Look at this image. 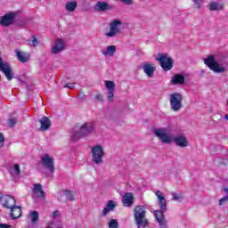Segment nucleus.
Instances as JSON below:
<instances>
[{"instance_id": "nucleus-1", "label": "nucleus", "mask_w": 228, "mask_h": 228, "mask_svg": "<svg viewBox=\"0 0 228 228\" xmlns=\"http://www.w3.org/2000/svg\"><path fill=\"white\" fill-rule=\"evenodd\" d=\"M134 218L137 228L150 227L149 219H147V208H145V206L138 205L134 208Z\"/></svg>"}, {"instance_id": "nucleus-2", "label": "nucleus", "mask_w": 228, "mask_h": 228, "mask_svg": "<svg viewBox=\"0 0 228 228\" xmlns=\"http://www.w3.org/2000/svg\"><path fill=\"white\" fill-rule=\"evenodd\" d=\"M204 64L216 74H224V72L227 71V68L216 61L215 55H208V58L204 59Z\"/></svg>"}, {"instance_id": "nucleus-3", "label": "nucleus", "mask_w": 228, "mask_h": 228, "mask_svg": "<svg viewBox=\"0 0 228 228\" xmlns=\"http://www.w3.org/2000/svg\"><path fill=\"white\" fill-rule=\"evenodd\" d=\"M92 152V161L94 163V165H101V163H103V159L106 156L104 153V148H102V145H94L92 147L91 150Z\"/></svg>"}, {"instance_id": "nucleus-4", "label": "nucleus", "mask_w": 228, "mask_h": 228, "mask_svg": "<svg viewBox=\"0 0 228 228\" xmlns=\"http://www.w3.org/2000/svg\"><path fill=\"white\" fill-rule=\"evenodd\" d=\"M94 131V125L92 123H85L79 128L78 132H76L72 134L71 139L73 142L76 140H79V138H85V136H88Z\"/></svg>"}, {"instance_id": "nucleus-5", "label": "nucleus", "mask_w": 228, "mask_h": 228, "mask_svg": "<svg viewBox=\"0 0 228 228\" xmlns=\"http://www.w3.org/2000/svg\"><path fill=\"white\" fill-rule=\"evenodd\" d=\"M157 61H159L160 67L166 72H168V70H172V68L174 67V60L168 57V54H159V57L157 58Z\"/></svg>"}, {"instance_id": "nucleus-6", "label": "nucleus", "mask_w": 228, "mask_h": 228, "mask_svg": "<svg viewBox=\"0 0 228 228\" xmlns=\"http://www.w3.org/2000/svg\"><path fill=\"white\" fill-rule=\"evenodd\" d=\"M169 102L173 111H179L183 108V94L179 93L170 94Z\"/></svg>"}, {"instance_id": "nucleus-7", "label": "nucleus", "mask_w": 228, "mask_h": 228, "mask_svg": "<svg viewBox=\"0 0 228 228\" xmlns=\"http://www.w3.org/2000/svg\"><path fill=\"white\" fill-rule=\"evenodd\" d=\"M119 26H122V21L120 20H113L112 22L110 23V30L105 34L106 37L111 38L118 35V33H120Z\"/></svg>"}, {"instance_id": "nucleus-8", "label": "nucleus", "mask_w": 228, "mask_h": 228, "mask_svg": "<svg viewBox=\"0 0 228 228\" xmlns=\"http://www.w3.org/2000/svg\"><path fill=\"white\" fill-rule=\"evenodd\" d=\"M0 70L3 72L8 81L13 79V70L8 62H3V59L0 57Z\"/></svg>"}, {"instance_id": "nucleus-9", "label": "nucleus", "mask_w": 228, "mask_h": 228, "mask_svg": "<svg viewBox=\"0 0 228 228\" xmlns=\"http://www.w3.org/2000/svg\"><path fill=\"white\" fill-rule=\"evenodd\" d=\"M154 134L160 140L162 143H171L172 138L167 134V129L157 128L154 130Z\"/></svg>"}, {"instance_id": "nucleus-10", "label": "nucleus", "mask_w": 228, "mask_h": 228, "mask_svg": "<svg viewBox=\"0 0 228 228\" xmlns=\"http://www.w3.org/2000/svg\"><path fill=\"white\" fill-rule=\"evenodd\" d=\"M15 17H17V13L15 12H9L0 18V25L4 26V28H8V26H12L13 21L15 20Z\"/></svg>"}, {"instance_id": "nucleus-11", "label": "nucleus", "mask_w": 228, "mask_h": 228, "mask_svg": "<svg viewBox=\"0 0 228 228\" xmlns=\"http://www.w3.org/2000/svg\"><path fill=\"white\" fill-rule=\"evenodd\" d=\"M105 86L108 90V101L109 102H113V98L115 97V88L117 86L115 85L114 81L105 80Z\"/></svg>"}, {"instance_id": "nucleus-12", "label": "nucleus", "mask_w": 228, "mask_h": 228, "mask_svg": "<svg viewBox=\"0 0 228 228\" xmlns=\"http://www.w3.org/2000/svg\"><path fill=\"white\" fill-rule=\"evenodd\" d=\"M17 204L15 198L11 195H5L2 198V206L5 209H11Z\"/></svg>"}, {"instance_id": "nucleus-13", "label": "nucleus", "mask_w": 228, "mask_h": 228, "mask_svg": "<svg viewBox=\"0 0 228 228\" xmlns=\"http://www.w3.org/2000/svg\"><path fill=\"white\" fill-rule=\"evenodd\" d=\"M165 213H167V211L155 210V216H156L157 222L159 223V225L160 228H167L168 227L167 225V219L165 218Z\"/></svg>"}, {"instance_id": "nucleus-14", "label": "nucleus", "mask_w": 228, "mask_h": 228, "mask_svg": "<svg viewBox=\"0 0 228 228\" xmlns=\"http://www.w3.org/2000/svg\"><path fill=\"white\" fill-rule=\"evenodd\" d=\"M115 6L110 4L107 2L99 1L94 5L95 12H108V10H113Z\"/></svg>"}, {"instance_id": "nucleus-15", "label": "nucleus", "mask_w": 228, "mask_h": 228, "mask_svg": "<svg viewBox=\"0 0 228 228\" xmlns=\"http://www.w3.org/2000/svg\"><path fill=\"white\" fill-rule=\"evenodd\" d=\"M10 217L12 220H17L22 216V207L17 206V204L10 208Z\"/></svg>"}, {"instance_id": "nucleus-16", "label": "nucleus", "mask_w": 228, "mask_h": 228, "mask_svg": "<svg viewBox=\"0 0 228 228\" xmlns=\"http://www.w3.org/2000/svg\"><path fill=\"white\" fill-rule=\"evenodd\" d=\"M42 163L46 167V168H48L50 172H54V160L51 157H49V155L45 154L42 158Z\"/></svg>"}, {"instance_id": "nucleus-17", "label": "nucleus", "mask_w": 228, "mask_h": 228, "mask_svg": "<svg viewBox=\"0 0 228 228\" xmlns=\"http://www.w3.org/2000/svg\"><path fill=\"white\" fill-rule=\"evenodd\" d=\"M173 142L177 147L184 148L189 145L188 139L184 135H176L174 137Z\"/></svg>"}, {"instance_id": "nucleus-18", "label": "nucleus", "mask_w": 228, "mask_h": 228, "mask_svg": "<svg viewBox=\"0 0 228 228\" xmlns=\"http://www.w3.org/2000/svg\"><path fill=\"white\" fill-rule=\"evenodd\" d=\"M155 195L158 197L159 204V211H167V200L165 199V196H163V193L159 191H157L155 192Z\"/></svg>"}, {"instance_id": "nucleus-19", "label": "nucleus", "mask_w": 228, "mask_h": 228, "mask_svg": "<svg viewBox=\"0 0 228 228\" xmlns=\"http://www.w3.org/2000/svg\"><path fill=\"white\" fill-rule=\"evenodd\" d=\"M142 69L148 77H152L154 76V72H156V67L152 66L149 62H144L142 65Z\"/></svg>"}, {"instance_id": "nucleus-20", "label": "nucleus", "mask_w": 228, "mask_h": 228, "mask_svg": "<svg viewBox=\"0 0 228 228\" xmlns=\"http://www.w3.org/2000/svg\"><path fill=\"white\" fill-rule=\"evenodd\" d=\"M32 191L38 199H45V191L42 190V184L35 183Z\"/></svg>"}, {"instance_id": "nucleus-21", "label": "nucleus", "mask_w": 228, "mask_h": 228, "mask_svg": "<svg viewBox=\"0 0 228 228\" xmlns=\"http://www.w3.org/2000/svg\"><path fill=\"white\" fill-rule=\"evenodd\" d=\"M134 200V197L133 196V193L126 192L123 197V206L125 208H131L133 206V200Z\"/></svg>"}, {"instance_id": "nucleus-22", "label": "nucleus", "mask_w": 228, "mask_h": 228, "mask_svg": "<svg viewBox=\"0 0 228 228\" xmlns=\"http://www.w3.org/2000/svg\"><path fill=\"white\" fill-rule=\"evenodd\" d=\"M39 122L41 124L40 130L41 131H49L51 127V119L47 117H43L39 119Z\"/></svg>"}, {"instance_id": "nucleus-23", "label": "nucleus", "mask_w": 228, "mask_h": 228, "mask_svg": "<svg viewBox=\"0 0 228 228\" xmlns=\"http://www.w3.org/2000/svg\"><path fill=\"white\" fill-rule=\"evenodd\" d=\"M64 49L63 41L61 39H57L55 41V45L52 48L53 54H58L59 53H61Z\"/></svg>"}, {"instance_id": "nucleus-24", "label": "nucleus", "mask_w": 228, "mask_h": 228, "mask_svg": "<svg viewBox=\"0 0 228 228\" xmlns=\"http://www.w3.org/2000/svg\"><path fill=\"white\" fill-rule=\"evenodd\" d=\"M115 208H117V201L109 200L107 208H104L102 210V216H106L110 211H114Z\"/></svg>"}, {"instance_id": "nucleus-25", "label": "nucleus", "mask_w": 228, "mask_h": 228, "mask_svg": "<svg viewBox=\"0 0 228 228\" xmlns=\"http://www.w3.org/2000/svg\"><path fill=\"white\" fill-rule=\"evenodd\" d=\"M172 85H184V76L175 74L171 79Z\"/></svg>"}, {"instance_id": "nucleus-26", "label": "nucleus", "mask_w": 228, "mask_h": 228, "mask_svg": "<svg viewBox=\"0 0 228 228\" xmlns=\"http://www.w3.org/2000/svg\"><path fill=\"white\" fill-rule=\"evenodd\" d=\"M16 55L19 61H21V63H28V61H29V56H28L24 52L16 50Z\"/></svg>"}, {"instance_id": "nucleus-27", "label": "nucleus", "mask_w": 228, "mask_h": 228, "mask_svg": "<svg viewBox=\"0 0 228 228\" xmlns=\"http://www.w3.org/2000/svg\"><path fill=\"white\" fill-rule=\"evenodd\" d=\"M208 10H210V12H216V11L224 10V5L220 4L216 2H212L208 5Z\"/></svg>"}, {"instance_id": "nucleus-28", "label": "nucleus", "mask_w": 228, "mask_h": 228, "mask_svg": "<svg viewBox=\"0 0 228 228\" xmlns=\"http://www.w3.org/2000/svg\"><path fill=\"white\" fill-rule=\"evenodd\" d=\"M117 53V46L115 45H110L107 47V51L103 52L104 56H113Z\"/></svg>"}, {"instance_id": "nucleus-29", "label": "nucleus", "mask_w": 228, "mask_h": 228, "mask_svg": "<svg viewBox=\"0 0 228 228\" xmlns=\"http://www.w3.org/2000/svg\"><path fill=\"white\" fill-rule=\"evenodd\" d=\"M77 8V2L76 1L68 2L66 4L67 12H75Z\"/></svg>"}, {"instance_id": "nucleus-30", "label": "nucleus", "mask_w": 228, "mask_h": 228, "mask_svg": "<svg viewBox=\"0 0 228 228\" xmlns=\"http://www.w3.org/2000/svg\"><path fill=\"white\" fill-rule=\"evenodd\" d=\"M64 195H66L67 200L74 201L76 200V192L70 191H65Z\"/></svg>"}, {"instance_id": "nucleus-31", "label": "nucleus", "mask_w": 228, "mask_h": 228, "mask_svg": "<svg viewBox=\"0 0 228 228\" xmlns=\"http://www.w3.org/2000/svg\"><path fill=\"white\" fill-rule=\"evenodd\" d=\"M30 218H31L30 222L32 224H37L39 218L38 211H32L30 213Z\"/></svg>"}, {"instance_id": "nucleus-32", "label": "nucleus", "mask_w": 228, "mask_h": 228, "mask_svg": "<svg viewBox=\"0 0 228 228\" xmlns=\"http://www.w3.org/2000/svg\"><path fill=\"white\" fill-rule=\"evenodd\" d=\"M173 200H175L176 202H183L184 200V197L183 194H177V193H173Z\"/></svg>"}, {"instance_id": "nucleus-33", "label": "nucleus", "mask_w": 228, "mask_h": 228, "mask_svg": "<svg viewBox=\"0 0 228 228\" xmlns=\"http://www.w3.org/2000/svg\"><path fill=\"white\" fill-rule=\"evenodd\" d=\"M109 228H118V221L117 219H111L109 222Z\"/></svg>"}, {"instance_id": "nucleus-34", "label": "nucleus", "mask_w": 228, "mask_h": 228, "mask_svg": "<svg viewBox=\"0 0 228 228\" xmlns=\"http://www.w3.org/2000/svg\"><path fill=\"white\" fill-rule=\"evenodd\" d=\"M194 4H195V8H197V10H200V6H202V0H192Z\"/></svg>"}, {"instance_id": "nucleus-35", "label": "nucleus", "mask_w": 228, "mask_h": 228, "mask_svg": "<svg viewBox=\"0 0 228 228\" xmlns=\"http://www.w3.org/2000/svg\"><path fill=\"white\" fill-rule=\"evenodd\" d=\"M15 124H17V118H12L9 119V126L10 127H15Z\"/></svg>"}, {"instance_id": "nucleus-36", "label": "nucleus", "mask_w": 228, "mask_h": 228, "mask_svg": "<svg viewBox=\"0 0 228 228\" xmlns=\"http://www.w3.org/2000/svg\"><path fill=\"white\" fill-rule=\"evenodd\" d=\"M226 202H228V196H224L219 200V206H224Z\"/></svg>"}, {"instance_id": "nucleus-37", "label": "nucleus", "mask_w": 228, "mask_h": 228, "mask_svg": "<svg viewBox=\"0 0 228 228\" xmlns=\"http://www.w3.org/2000/svg\"><path fill=\"white\" fill-rule=\"evenodd\" d=\"M14 172L17 175L20 174V166L19 164H14Z\"/></svg>"}, {"instance_id": "nucleus-38", "label": "nucleus", "mask_w": 228, "mask_h": 228, "mask_svg": "<svg viewBox=\"0 0 228 228\" xmlns=\"http://www.w3.org/2000/svg\"><path fill=\"white\" fill-rule=\"evenodd\" d=\"M32 45L34 47H37V45H38V39L37 38V37H32Z\"/></svg>"}, {"instance_id": "nucleus-39", "label": "nucleus", "mask_w": 228, "mask_h": 228, "mask_svg": "<svg viewBox=\"0 0 228 228\" xmlns=\"http://www.w3.org/2000/svg\"><path fill=\"white\" fill-rule=\"evenodd\" d=\"M75 86H76V84H74V83H68V84H66L64 86V88H70L72 90L73 88H75Z\"/></svg>"}, {"instance_id": "nucleus-40", "label": "nucleus", "mask_w": 228, "mask_h": 228, "mask_svg": "<svg viewBox=\"0 0 228 228\" xmlns=\"http://www.w3.org/2000/svg\"><path fill=\"white\" fill-rule=\"evenodd\" d=\"M96 101H99L100 102H103L102 94H99L95 95Z\"/></svg>"}, {"instance_id": "nucleus-41", "label": "nucleus", "mask_w": 228, "mask_h": 228, "mask_svg": "<svg viewBox=\"0 0 228 228\" xmlns=\"http://www.w3.org/2000/svg\"><path fill=\"white\" fill-rule=\"evenodd\" d=\"M124 4L131 5L133 4V0H120Z\"/></svg>"}, {"instance_id": "nucleus-42", "label": "nucleus", "mask_w": 228, "mask_h": 228, "mask_svg": "<svg viewBox=\"0 0 228 228\" xmlns=\"http://www.w3.org/2000/svg\"><path fill=\"white\" fill-rule=\"evenodd\" d=\"M53 218H56L57 216H60V211L55 210L52 214Z\"/></svg>"}, {"instance_id": "nucleus-43", "label": "nucleus", "mask_w": 228, "mask_h": 228, "mask_svg": "<svg viewBox=\"0 0 228 228\" xmlns=\"http://www.w3.org/2000/svg\"><path fill=\"white\" fill-rule=\"evenodd\" d=\"M0 228H12V225L6 224H0Z\"/></svg>"}, {"instance_id": "nucleus-44", "label": "nucleus", "mask_w": 228, "mask_h": 228, "mask_svg": "<svg viewBox=\"0 0 228 228\" xmlns=\"http://www.w3.org/2000/svg\"><path fill=\"white\" fill-rule=\"evenodd\" d=\"M0 143H2V145L3 143H4V136L3 135L2 133H0Z\"/></svg>"}, {"instance_id": "nucleus-45", "label": "nucleus", "mask_w": 228, "mask_h": 228, "mask_svg": "<svg viewBox=\"0 0 228 228\" xmlns=\"http://www.w3.org/2000/svg\"><path fill=\"white\" fill-rule=\"evenodd\" d=\"M3 201V193L0 192V202Z\"/></svg>"}, {"instance_id": "nucleus-46", "label": "nucleus", "mask_w": 228, "mask_h": 228, "mask_svg": "<svg viewBox=\"0 0 228 228\" xmlns=\"http://www.w3.org/2000/svg\"><path fill=\"white\" fill-rule=\"evenodd\" d=\"M224 118H225L226 120H228V114H226V115L224 116Z\"/></svg>"}, {"instance_id": "nucleus-47", "label": "nucleus", "mask_w": 228, "mask_h": 228, "mask_svg": "<svg viewBox=\"0 0 228 228\" xmlns=\"http://www.w3.org/2000/svg\"><path fill=\"white\" fill-rule=\"evenodd\" d=\"M46 228H51V226H48V227H46Z\"/></svg>"}]
</instances>
